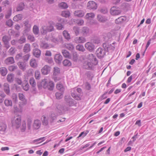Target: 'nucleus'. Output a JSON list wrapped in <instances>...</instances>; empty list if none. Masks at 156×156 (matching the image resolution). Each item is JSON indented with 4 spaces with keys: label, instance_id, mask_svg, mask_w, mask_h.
I'll use <instances>...</instances> for the list:
<instances>
[{
    "label": "nucleus",
    "instance_id": "16",
    "mask_svg": "<svg viewBox=\"0 0 156 156\" xmlns=\"http://www.w3.org/2000/svg\"><path fill=\"white\" fill-rule=\"evenodd\" d=\"M51 68L48 65H45L41 69V72L42 74L46 75L48 74L50 72Z\"/></svg>",
    "mask_w": 156,
    "mask_h": 156
},
{
    "label": "nucleus",
    "instance_id": "28",
    "mask_svg": "<svg viewBox=\"0 0 156 156\" xmlns=\"http://www.w3.org/2000/svg\"><path fill=\"white\" fill-rule=\"evenodd\" d=\"M41 125L40 121L38 120H36L34 121L33 126L35 129H37L40 127Z\"/></svg>",
    "mask_w": 156,
    "mask_h": 156
},
{
    "label": "nucleus",
    "instance_id": "58",
    "mask_svg": "<svg viewBox=\"0 0 156 156\" xmlns=\"http://www.w3.org/2000/svg\"><path fill=\"white\" fill-rule=\"evenodd\" d=\"M2 39L4 43H8L10 40L9 37L7 36H4Z\"/></svg>",
    "mask_w": 156,
    "mask_h": 156
},
{
    "label": "nucleus",
    "instance_id": "1",
    "mask_svg": "<svg viewBox=\"0 0 156 156\" xmlns=\"http://www.w3.org/2000/svg\"><path fill=\"white\" fill-rule=\"evenodd\" d=\"M55 23L52 21L48 22L46 25L43 26L40 29L41 33L43 34H45L48 32H50L54 30V26Z\"/></svg>",
    "mask_w": 156,
    "mask_h": 156
},
{
    "label": "nucleus",
    "instance_id": "6",
    "mask_svg": "<svg viewBox=\"0 0 156 156\" xmlns=\"http://www.w3.org/2000/svg\"><path fill=\"white\" fill-rule=\"evenodd\" d=\"M80 33L83 36L86 37L89 36L91 32L88 28L84 27L81 30Z\"/></svg>",
    "mask_w": 156,
    "mask_h": 156
},
{
    "label": "nucleus",
    "instance_id": "44",
    "mask_svg": "<svg viewBox=\"0 0 156 156\" xmlns=\"http://www.w3.org/2000/svg\"><path fill=\"white\" fill-rule=\"evenodd\" d=\"M22 15L21 14H19L15 16L13 20L15 21H18L19 20H21L22 19Z\"/></svg>",
    "mask_w": 156,
    "mask_h": 156
},
{
    "label": "nucleus",
    "instance_id": "30",
    "mask_svg": "<svg viewBox=\"0 0 156 156\" xmlns=\"http://www.w3.org/2000/svg\"><path fill=\"white\" fill-rule=\"evenodd\" d=\"M30 51V44H25L23 49V51L24 52L27 53L29 52Z\"/></svg>",
    "mask_w": 156,
    "mask_h": 156
},
{
    "label": "nucleus",
    "instance_id": "24",
    "mask_svg": "<svg viewBox=\"0 0 156 156\" xmlns=\"http://www.w3.org/2000/svg\"><path fill=\"white\" fill-rule=\"evenodd\" d=\"M38 62L34 58L30 59V66L34 68H36L37 66Z\"/></svg>",
    "mask_w": 156,
    "mask_h": 156
},
{
    "label": "nucleus",
    "instance_id": "45",
    "mask_svg": "<svg viewBox=\"0 0 156 156\" xmlns=\"http://www.w3.org/2000/svg\"><path fill=\"white\" fill-rule=\"evenodd\" d=\"M11 98L14 103H16L18 102L17 96L16 94H12L11 96Z\"/></svg>",
    "mask_w": 156,
    "mask_h": 156
},
{
    "label": "nucleus",
    "instance_id": "64",
    "mask_svg": "<svg viewBox=\"0 0 156 156\" xmlns=\"http://www.w3.org/2000/svg\"><path fill=\"white\" fill-rule=\"evenodd\" d=\"M23 89L25 91H27L29 88V86L28 83H25L22 86Z\"/></svg>",
    "mask_w": 156,
    "mask_h": 156
},
{
    "label": "nucleus",
    "instance_id": "39",
    "mask_svg": "<svg viewBox=\"0 0 156 156\" xmlns=\"http://www.w3.org/2000/svg\"><path fill=\"white\" fill-rule=\"evenodd\" d=\"M61 15L62 16L67 18L70 16V13L68 11H64L62 12Z\"/></svg>",
    "mask_w": 156,
    "mask_h": 156
},
{
    "label": "nucleus",
    "instance_id": "54",
    "mask_svg": "<svg viewBox=\"0 0 156 156\" xmlns=\"http://www.w3.org/2000/svg\"><path fill=\"white\" fill-rule=\"evenodd\" d=\"M44 60L47 62L49 64H52L53 63V60L51 57H45L44 58Z\"/></svg>",
    "mask_w": 156,
    "mask_h": 156
},
{
    "label": "nucleus",
    "instance_id": "33",
    "mask_svg": "<svg viewBox=\"0 0 156 156\" xmlns=\"http://www.w3.org/2000/svg\"><path fill=\"white\" fill-rule=\"evenodd\" d=\"M40 47L41 48L46 49L48 48L49 45L48 43L45 42H41L40 44Z\"/></svg>",
    "mask_w": 156,
    "mask_h": 156
},
{
    "label": "nucleus",
    "instance_id": "57",
    "mask_svg": "<svg viewBox=\"0 0 156 156\" xmlns=\"http://www.w3.org/2000/svg\"><path fill=\"white\" fill-rule=\"evenodd\" d=\"M85 75L87 76L89 79L92 80L93 76V74L90 71H88L85 73Z\"/></svg>",
    "mask_w": 156,
    "mask_h": 156
},
{
    "label": "nucleus",
    "instance_id": "40",
    "mask_svg": "<svg viewBox=\"0 0 156 156\" xmlns=\"http://www.w3.org/2000/svg\"><path fill=\"white\" fill-rule=\"evenodd\" d=\"M33 31L35 35H38L39 33V29L36 25H34L33 29Z\"/></svg>",
    "mask_w": 156,
    "mask_h": 156
},
{
    "label": "nucleus",
    "instance_id": "18",
    "mask_svg": "<svg viewBox=\"0 0 156 156\" xmlns=\"http://www.w3.org/2000/svg\"><path fill=\"white\" fill-rule=\"evenodd\" d=\"M84 14L85 12L83 10H76L74 12V15L78 17H82L84 15Z\"/></svg>",
    "mask_w": 156,
    "mask_h": 156
},
{
    "label": "nucleus",
    "instance_id": "41",
    "mask_svg": "<svg viewBox=\"0 0 156 156\" xmlns=\"http://www.w3.org/2000/svg\"><path fill=\"white\" fill-rule=\"evenodd\" d=\"M62 53L63 55L66 58H69L70 57V53L67 51L63 50L62 51Z\"/></svg>",
    "mask_w": 156,
    "mask_h": 156
},
{
    "label": "nucleus",
    "instance_id": "38",
    "mask_svg": "<svg viewBox=\"0 0 156 156\" xmlns=\"http://www.w3.org/2000/svg\"><path fill=\"white\" fill-rule=\"evenodd\" d=\"M63 34L66 39L69 40L70 39V35L67 31L64 30L63 32Z\"/></svg>",
    "mask_w": 156,
    "mask_h": 156
},
{
    "label": "nucleus",
    "instance_id": "46",
    "mask_svg": "<svg viewBox=\"0 0 156 156\" xmlns=\"http://www.w3.org/2000/svg\"><path fill=\"white\" fill-rule=\"evenodd\" d=\"M76 48L77 50L82 52H83L85 50L83 46L81 44L77 45L76 47Z\"/></svg>",
    "mask_w": 156,
    "mask_h": 156
},
{
    "label": "nucleus",
    "instance_id": "51",
    "mask_svg": "<svg viewBox=\"0 0 156 156\" xmlns=\"http://www.w3.org/2000/svg\"><path fill=\"white\" fill-rule=\"evenodd\" d=\"M63 92L59 93L57 92L55 93V95L56 98L58 99H60L62 98L63 97Z\"/></svg>",
    "mask_w": 156,
    "mask_h": 156
},
{
    "label": "nucleus",
    "instance_id": "42",
    "mask_svg": "<svg viewBox=\"0 0 156 156\" xmlns=\"http://www.w3.org/2000/svg\"><path fill=\"white\" fill-rule=\"evenodd\" d=\"M60 73V69L59 68L57 67L54 68L53 75H58Z\"/></svg>",
    "mask_w": 156,
    "mask_h": 156
},
{
    "label": "nucleus",
    "instance_id": "23",
    "mask_svg": "<svg viewBox=\"0 0 156 156\" xmlns=\"http://www.w3.org/2000/svg\"><path fill=\"white\" fill-rule=\"evenodd\" d=\"M97 20L100 22L105 23L107 20V19L106 17L101 15H98L97 16Z\"/></svg>",
    "mask_w": 156,
    "mask_h": 156
},
{
    "label": "nucleus",
    "instance_id": "13",
    "mask_svg": "<svg viewBox=\"0 0 156 156\" xmlns=\"http://www.w3.org/2000/svg\"><path fill=\"white\" fill-rule=\"evenodd\" d=\"M76 90L77 92L80 93L81 91V89L80 88H74L71 91V94L72 97L75 99L78 100H79V98L77 95V94L76 93H74V92Z\"/></svg>",
    "mask_w": 156,
    "mask_h": 156
},
{
    "label": "nucleus",
    "instance_id": "56",
    "mask_svg": "<svg viewBox=\"0 0 156 156\" xmlns=\"http://www.w3.org/2000/svg\"><path fill=\"white\" fill-rule=\"evenodd\" d=\"M73 31L76 36L78 35L79 34V28L77 26H75L73 27Z\"/></svg>",
    "mask_w": 156,
    "mask_h": 156
},
{
    "label": "nucleus",
    "instance_id": "35",
    "mask_svg": "<svg viewBox=\"0 0 156 156\" xmlns=\"http://www.w3.org/2000/svg\"><path fill=\"white\" fill-rule=\"evenodd\" d=\"M56 88L58 90L62 92H64L65 90L63 85L59 83L57 84Z\"/></svg>",
    "mask_w": 156,
    "mask_h": 156
},
{
    "label": "nucleus",
    "instance_id": "53",
    "mask_svg": "<svg viewBox=\"0 0 156 156\" xmlns=\"http://www.w3.org/2000/svg\"><path fill=\"white\" fill-rule=\"evenodd\" d=\"M59 6L63 9H66L68 7V6L67 4L64 2H62L60 3L59 4Z\"/></svg>",
    "mask_w": 156,
    "mask_h": 156
},
{
    "label": "nucleus",
    "instance_id": "43",
    "mask_svg": "<svg viewBox=\"0 0 156 156\" xmlns=\"http://www.w3.org/2000/svg\"><path fill=\"white\" fill-rule=\"evenodd\" d=\"M45 138L44 137H41L35 140H34L33 141V143H36L37 142V143H36V144H37L39 143H40L42 142L44 140V139Z\"/></svg>",
    "mask_w": 156,
    "mask_h": 156
},
{
    "label": "nucleus",
    "instance_id": "62",
    "mask_svg": "<svg viewBox=\"0 0 156 156\" xmlns=\"http://www.w3.org/2000/svg\"><path fill=\"white\" fill-rule=\"evenodd\" d=\"M17 68V66H16L12 65L10 66L9 67V70L10 71H13Z\"/></svg>",
    "mask_w": 156,
    "mask_h": 156
},
{
    "label": "nucleus",
    "instance_id": "37",
    "mask_svg": "<svg viewBox=\"0 0 156 156\" xmlns=\"http://www.w3.org/2000/svg\"><path fill=\"white\" fill-rule=\"evenodd\" d=\"M95 16V15L94 13L90 12L87 13L85 16V18L87 19L90 18H93Z\"/></svg>",
    "mask_w": 156,
    "mask_h": 156
},
{
    "label": "nucleus",
    "instance_id": "8",
    "mask_svg": "<svg viewBox=\"0 0 156 156\" xmlns=\"http://www.w3.org/2000/svg\"><path fill=\"white\" fill-rule=\"evenodd\" d=\"M93 62H86L83 64V67L86 69H91L93 68L94 66L96 65L93 64Z\"/></svg>",
    "mask_w": 156,
    "mask_h": 156
},
{
    "label": "nucleus",
    "instance_id": "4",
    "mask_svg": "<svg viewBox=\"0 0 156 156\" xmlns=\"http://www.w3.org/2000/svg\"><path fill=\"white\" fill-rule=\"evenodd\" d=\"M19 99L23 102H20L19 104V106L21 108L23 106L26 105L27 102L26 99L24 95L22 93H19L18 94Z\"/></svg>",
    "mask_w": 156,
    "mask_h": 156
},
{
    "label": "nucleus",
    "instance_id": "47",
    "mask_svg": "<svg viewBox=\"0 0 156 156\" xmlns=\"http://www.w3.org/2000/svg\"><path fill=\"white\" fill-rule=\"evenodd\" d=\"M62 63L65 66H69L71 65V63L70 61L67 59L64 60Z\"/></svg>",
    "mask_w": 156,
    "mask_h": 156
},
{
    "label": "nucleus",
    "instance_id": "22",
    "mask_svg": "<svg viewBox=\"0 0 156 156\" xmlns=\"http://www.w3.org/2000/svg\"><path fill=\"white\" fill-rule=\"evenodd\" d=\"M25 29L24 31L25 33H27L30 30L31 25L29 23L28 21H26L24 22Z\"/></svg>",
    "mask_w": 156,
    "mask_h": 156
},
{
    "label": "nucleus",
    "instance_id": "5",
    "mask_svg": "<svg viewBox=\"0 0 156 156\" xmlns=\"http://www.w3.org/2000/svg\"><path fill=\"white\" fill-rule=\"evenodd\" d=\"M122 12L121 9L116 7H112L110 9V13L113 16H116L119 15Z\"/></svg>",
    "mask_w": 156,
    "mask_h": 156
},
{
    "label": "nucleus",
    "instance_id": "49",
    "mask_svg": "<svg viewBox=\"0 0 156 156\" xmlns=\"http://www.w3.org/2000/svg\"><path fill=\"white\" fill-rule=\"evenodd\" d=\"M24 5L23 3H20L19 4L17 8V11H21L24 9Z\"/></svg>",
    "mask_w": 156,
    "mask_h": 156
},
{
    "label": "nucleus",
    "instance_id": "12",
    "mask_svg": "<svg viewBox=\"0 0 156 156\" xmlns=\"http://www.w3.org/2000/svg\"><path fill=\"white\" fill-rule=\"evenodd\" d=\"M85 47L90 52L94 50L95 47L94 44L90 42L86 43L85 44Z\"/></svg>",
    "mask_w": 156,
    "mask_h": 156
},
{
    "label": "nucleus",
    "instance_id": "2",
    "mask_svg": "<svg viewBox=\"0 0 156 156\" xmlns=\"http://www.w3.org/2000/svg\"><path fill=\"white\" fill-rule=\"evenodd\" d=\"M41 86L44 89L52 90H53L54 87V83L49 78H45L41 82Z\"/></svg>",
    "mask_w": 156,
    "mask_h": 156
},
{
    "label": "nucleus",
    "instance_id": "32",
    "mask_svg": "<svg viewBox=\"0 0 156 156\" xmlns=\"http://www.w3.org/2000/svg\"><path fill=\"white\" fill-rule=\"evenodd\" d=\"M14 75L13 74H8L7 77V81L10 83L12 82L14 80Z\"/></svg>",
    "mask_w": 156,
    "mask_h": 156
},
{
    "label": "nucleus",
    "instance_id": "14",
    "mask_svg": "<svg viewBox=\"0 0 156 156\" xmlns=\"http://www.w3.org/2000/svg\"><path fill=\"white\" fill-rule=\"evenodd\" d=\"M65 101L66 103L69 106H73L74 105L73 100L69 96H66L65 97Z\"/></svg>",
    "mask_w": 156,
    "mask_h": 156
},
{
    "label": "nucleus",
    "instance_id": "63",
    "mask_svg": "<svg viewBox=\"0 0 156 156\" xmlns=\"http://www.w3.org/2000/svg\"><path fill=\"white\" fill-rule=\"evenodd\" d=\"M5 96L6 95L4 93H0V103H1L3 102L4 98Z\"/></svg>",
    "mask_w": 156,
    "mask_h": 156
},
{
    "label": "nucleus",
    "instance_id": "59",
    "mask_svg": "<svg viewBox=\"0 0 156 156\" xmlns=\"http://www.w3.org/2000/svg\"><path fill=\"white\" fill-rule=\"evenodd\" d=\"M89 131L88 130H86L82 132L80 134L78 138L81 137L82 136L83 138L87 135Z\"/></svg>",
    "mask_w": 156,
    "mask_h": 156
},
{
    "label": "nucleus",
    "instance_id": "27",
    "mask_svg": "<svg viewBox=\"0 0 156 156\" xmlns=\"http://www.w3.org/2000/svg\"><path fill=\"white\" fill-rule=\"evenodd\" d=\"M33 54L36 57L39 58L41 55V51L38 49H34L33 50Z\"/></svg>",
    "mask_w": 156,
    "mask_h": 156
},
{
    "label": "nucleus",
    "instance_id": "34",
    "mask_svg": "<svg viewBox=\"0 0 156 156\" xmlns=\"http://www.w3.org/2000/svg\"><path fill=\"white\" fill-rule=\"evenodd\" d=\"M7 128L6 125L4 123H0V131L4 132L5 131Z\"/></svg>",
    "mask_w": 156,
    "mask_h": 156
},
{
    "label": "nucleus",
    "instance_id": "21",
    "mask_svg": "<svg viewBox=\"0 0 156 156\" xmlns=\"http://www.w3.org/2000/svg\"><path fill=\"white\" fill-rule=\"evenodd\" d=\"M126 20V17L125 16H121L115 20V23L116 24H120L125 22Z\"/></svg>",
    "mask_w": 156,
    "mask_h": 156
},
{
    "label": "nucleus",
    "instance_id": "15",
    "mask_svg": "<svg viewBox=\"0 0 156 156\" xmlns=\"http://www.w3.org/2000/svg\"><path fill=\"white\" fill-rule=\"evenodd\" d=\"M86 41V38L83 37H77L74 38V42L76 43H83Z\"/></svg>",
    "mask_w": 156,
    "mask_h": 156
},
{
    "label": "nucleus",
    "instance_id": "7",
    "mask_svg": "<svg viewBox=\"0 0 156 156\" xmlns=\"http://www.w3.org/2000/svg\"><path fill=\"white\" fill-rule=\"evenodd\" d=\"M105 50L101 48H98L96 52L97 57L99 58L103 57L105 54Z\"/></svg>",
    "mask_w": 156,
    "mask_h": 156
},
{
    "label": "nucleus",
    "instance_id": "26",
    "mask_svg": "<svg viewBox=\"0 0 156 156\" xmlns=\"http://www.w3.org/2000/svg\"><path fill=\"white\" fill-rule=\"evenodd\" d=\"M5 63L7 65H9L13 63L14 60L13 57H9L7 58L4 61Z\"/></svg>",
    "mask_w": 156,
    "mask_h": 156
},
{
    "label": "nucleus",
    "instance_id": "25",
    "mask_svg": "<svg viewBox=\"0 0 156 156\" xmlns=\"http://www.w3.org/2000/svg\"><path fill=\"white\" fill-rule=\"evenodd\" d=\"M3 89L4 92L7 94L9 95L10 94V87L8 83H5L4 84Z\"/></svg>",
    "mask_w": 156,
    "mask_h": 156
},
{
    "label": "nucleus",
    "instance_id": "9",
    "mask_svg": "<svg viewBox=\"0 0 156 156\" xmlns=\"http://www.w3.org/2000/svg\"><path fill=\"white\" fill-rule=\"evenodd\" d=\"M103 47L105 50L107 51L111 50H113L115 48L114 46L107 42L104 43L103 44Z\"/></svg>",
    "mask_w": 156,
    "mask_h": 156
},
{
    "label": "nucleus",
    "instance_id": "11",
    "mask_svg": "<svg viewBox=\"0 0 156 156\" xmlns=\"http://www.w3.org/2000/svg\"><path fill=\"white\" fill-rule=\"evenodd\" d=\"M87 58L90 62H93V64L94 65L98 64V61L95 56L93 54H91L88 55L87 56Z\"/></svg>",
    "mask_w": 156,
    "mask_h": 156
},
{
    "label": "nucleus",
    "instance_id": "48",
    "mask_svg": "<svg viewBox=\"0 0 156 156\" xmlns=\"http://www.w3.org/2000/svg\"><path fill=\"white\" fill-rule=\"evenodd\" d=\"M65 46L66 48L70 51L73 50L74 48L73 44L70 43L66 44Z\"/></svg>",
    "mask_w": 156,
    "mask_h": 156
},
{
    "label": "nucleus",
    "instance_id": "50",
    "mask_svg": "<svg viewBox=\"0 0 156 156\" xmlns=\"http://www.w3.org/2000/svg\"><path fill=\"white\" fill-rule=\"evenodd\" d=\"M30 83L33 87H34L36 86V83L34 78L33 77L30 78Z\"/></svg>",
    "mask_w": 156,
    "mask_h": 156
},
{
    "label": "nucleus",
    "instance_id": "36",
    "mask_svg": "<svg viewBox=\"0 0 156 156\" xmlns=\"http://www.w3.org/2000/svg\"><path fill=\"white\" fill-rule=\"evenodd\" d=\"M57 108L59 110L58 112L59 113L64 112L68 110L67 108L62 107L61 105H58L57 107Z\"/></svg>",
    "mask_w": 156,
    "mask_h": 156
},
{
    "label": "nucleus",
    "instance_id": "55",
    "mask_svg": "<svg viewBox=\"0 0 156 156\" xmlns=\"http://www.w3.org/2000/svg\"><path fill=\"white\" fill-rule=\"evenodd\" d=\"M56 27L57 30H61L64 28V25L63 23H57L56 24Z\"/></svg>",
    "mask_w": 156,
    "mask_h": 156
},
{
    "label": "nucleus",
    "instance_id": "19",
    "mask_svg": "<svg viewBox=\"0 0 156 156\" xmlns=\"http://www.w3.org/2000/svg\"><path fill=\"white\" fill-rule=\"evenodd\" d=\"M55 62L57 63H60L62 60V57L60 54H56L54 56Z\"/></svg>",
    "mask_w": 156,
    "mask_h": 156
},
{
    "label": "nucleus",
    "instance_id": "10",
    "mask_svg": "<svg viewBox=\"0 0 156 156\" xmlns=\"http://www.w3.org/2000/svg\"><path fill=\"white\" fill-rule=\"evenodd\" d=\"M87 7L89 9L95 10L97 8V5L94 1H90L87 4Z\"/></svg>",
    "mask_w": 156,
    "mask_h": 156
},
{
    "label": "nucleus",
    "instance_id": "31",
    "mask_svg": "<svg viewBox=\"0 0 156 156\" xmlns=\"http://www.w3.org/2000/svg\"><path fill=\"white\" fill-rule=\"evenodd\" d=\"M4 103L6 107L12 106V101L11 100L8 99H5Z\"/></svg>",
    "mask_w": 156,
    "mask_h": 156
},
{
    "label": "nucleus",
    "instance_id": "60",
    "mask_svg": "<svg viewBox=\"0 0 156 156\" xmlns=\"http://www.w3.org/2000/svg\"><path fill=\"white\" fill-rule=\"evenodd\" d=\"M43 124L47 125L48 124V120L47 118L45 116H43L41 118Z\"/></svg>",
    "mask_w": 156,
    "mask_h": 156
},
{
    "label": "nucleus",
    "instance_id": "52",
    "mask_svg": "<svg viewBox=\"0 0 156 156\" xmlns=\"http://www.w3.org/2000/svg\"><path fill=\"white\" fill-rule=\"evenodd\" d=\"M34 76L36 79L39 80L40 79L41 76L39 71L36 70L35 71Z\"/></svg>",
    "mask_w": 156,
    "mask_h": 156
},
{
    "label": "nucleus",
    "instance_id": "17",
    "mask_svg": "<svg viewBox=\"0 0 156 156\" xmlns=\"http://www.w3.org/2000/svg\"><path fill=\"white\" fill-rule=\"evenodd\" d=\"M50 40L54 43H58L62 41V37L61 36H58L56 37L52 36L50 38Z\"/></svg>",
    "mask_w": 156,
    "mask_h": 156
},
{
    "label": "nucleus",
    "instance_id": "61",
    "mask_svg": "<svg viewBox=\"0 0 156 156\" xmlns=\"http://www.w3.org/2000/svg\"><path fill=\"white\" fill-rule=\"evenodd\" d=\"M25 41L26 38L23 36H22L20 39L18 41V42L21 44L25 42Z\"/></svg>",
    "mask_w": 156,
    "mask_h": 156
},
{
    "label": "nucleus",
    "instance_id": "3",
    "mask_svg": "<svg viewBox=\"0 0 156 156\" xmlns=\"http://www.w3.org/2000/svg\"><path fill=\"white\" fill-rule=\"evenodd\" d=\"M21 118L20 115H18L12 117L11 120L12 126L16 128H19L20 125Z\"/></svg>",
    "mask_w": 156,
    "mask_h": 156
},
{
    "label": "nucleus",
    "instance_id": "20",
    "mask_svg": "<svg viewBox=\"0 0 156 156\" xmlns=\"http://www.w3.org/2000/svg\"><path fill=\"white\" fill-rule=\"evenodd\" d=\"M18 65L20 69L23 71H25L26 70L27 66L26 63L22 62H19L18 63Z\"/></svg>",
    "mask_w": 156,
    "mask_h": 156
},
{
    "label": "nucleus",
    "instance_id": "29",
    "mask_svg": "<svg viewBox=\"0 0 156 156\" xmlns=\"http://www.w3.org/2000/svg\"><path fill=\"white\" fill-rule=\"evenodd\" d=\"M7 70L5 67H2L0 68V73L3 76H5L7 73Z\"/></svg>",
    "mask_w": 156,
    "mask_h": 156
}]
</instances>
